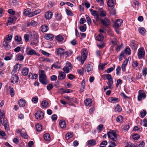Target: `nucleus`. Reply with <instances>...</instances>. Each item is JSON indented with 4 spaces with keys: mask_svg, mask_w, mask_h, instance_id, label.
<instances>
[{
    "mask_svg": "<svg viewBox=\"0 0 147 147\" xmlns=\"http://www.w3.org/2000/svg\"><path fill=\"white\" fill-rule=\"evenodd\" d=\"M118 98H117L111 97L109 99V102L112 103L117 102L118 101Z\"/></svg>",
    "mask_w": 147,
    "mask_h": 147,
    "instance_id": "27",
    "label": "nucleus"
},
{
    "mask_svg": "<svg viewBox=\"0 0 147 147\" xmlns=\"http://www.w3.org/2000/svg\"><path fill=\"white\" fill-rule=\"evenodd\" d=\"M2 45L6 50H9L10 49V46L8 44V42L6 40H4L2 42Z\"/></svg>",
    "mask_w": 147,
    "mask_h": 147,
    "instance_id": "17",
    "label": "nucleus"
},
{
    "mask_svg": "<svg viewBox=\"0 0 147 147\" xmlns=\"http://www.w3.org/2000/svg\"><path fill=\"white\" fill-rule=\"evenodd\" d=\"M12 38V36L10 34H8L6 36L5 39L4 40L6 41L11 40Z\"/></svg>",
    "mask_w": 147,
    "mask_h": 147,
    "instance_id": "55",
    "label": "nucleus"
},
{
    "mask_svg": "<svg viewBox=\"0 0 147 147\" xmlns=\"http://www.w3.org/2000/svg\"><path fill=\"white\" fill-rule=\"evenodd\" d=\"M48 102L46 100H43L41 103V105L43 108L48 107Z\"/></svg>",
    "mask_w": 147,
    "mask_h": 147,
    "instance_id": "45",
    "label": "nucleus"
},
{
    "mask_svg": "<svg viewBox=\"0 0 147 147\" xmlns=\"http://www.w3.org/2000/svg\"><path fill=\"white\" fill-rule=\"evenodd\" d=\"M108 137L111 139L113 141L117 142V135L114 130H111L107 133Z\"/></svg>",
    "mask_w": 147,
    "mask_h": 147,
    "instance_id": "3",
    "label": "nucleus"
},
{
    "mask_svg": "<svg viewBox=\"0 0 147 147\" xmlns=\"http://www.w3.org/2000/svg\"><path fill=\"white\" fill-rule=\"evenodd\" d=\"M99 11L100 12V16L104 17L106 16V13L105 11L102 10V8L100 9Z\"/></svg>",
    "mask_w": 147,
    "mask_h": 147,
    "instance_id": "41",
    "label": "nucleus"
},
{
    "mask_svg": "<svg viewBox=\"0 0 147 147\" xmlns=\"http://www.w3.org/2000/svg\"><path fill=\"white\" fill-rule=\"evenodd\" d=\"M146 95L144 91L142 90H139L138 92V100L139 101H141L142 99H144L146 98Z\"/></svg>",
    "mask_w": 147,
    "mask_h": 147,
    "instance_id": "5",
    "label": "nucleus"
},
{
    "mask_svg": "<svg viewBox=\"0 0 147 147\" xmlns=\"http://www.w3.org/2000/svg\"><path fill=\"white\" fill-rule=\"evenodd\" d=\"M56 39L58 42H61L63 40V38L62 36L59 35L56 36Z\"/></svg>",
    "mask_w": 147,
    "mask_h": 147,
    "instance_id": "48",
    "label": "nucleus"
},
{
    "mask_svg": "<svg viewBox=\"0 0 147 147\" xmlns=\"http://www.w3.org/2000/svg\"><path fill=\"white\" fill-rule=\"evenodd\" d=\"M59 125L62 128H64L66 127V123L64 120L62 119L60 121Z\"/></svg>",
    "mask_w": 147,
    "mask_h": 147,
    "instance_id": "28",
    "label": "nucleus"
},
{
    "mask_svg": "<svg viewBox=\"0 0 147 147\" xmlns=\"http://www.w3.org/2000/svg\"><path fill=\"white\" fill-rule=\"evenodd\" d=\"M55 19L58 21H60L62 19V15L60 13H57L55 15Z\"/></svg>",
    "mask_w": 147,
    "mask_h": 147,
    "instance_id": "36",
    "label": "nucleus"
},
{
    "mask_svg": "<svg viewBox=\"0 0 147 147\" xmlns=\"http://www.w3.org/2000/svg\"><path fill=\"white\" fill-rule=\"evenodd\" d=\"M103 128V125L102 124L99 125L97 127V129L98 130L99 132H100L102 129Z\"/></svg>",
    "mask_w": 147,
    "mask_h": 147,
    "instance_id": "63",
    "label": "nucleus"
},
{
    "mask_svg": "<svg viewBox=\"0 0 147 147\" xmlns=\"http://www.w3.org/2000/svg\"><path fill=\"white\" fill-rule=\"evenodd\" d=\"M29 69L27 67L23 68L22 72V74L24 76H26L28 74Z\"/></svg>",
    "mask_w": 147,
    "mask_h": 147,
    "instance_id": "26",
    "label": "nucleus"
},
{
    "mask_svg": "<svg viewBox=\"0 0 147 147\" xmlns=\"http://www.w3.org/2000/svg\"><path fill=\"white\" fill-rule=\"evenodd\" d=\"M87 53V52L86 50H83L81 53V56L78 57L76 58L77 60L81 62L82 64L84 63V61L86 59Z\"/></svg>",
    "mask_w": 147,
    "mask_h": 147,
    "instance_id": "4",
    "label": "nucleus"
},
{
    "mask_svg": "<svg viewBox=\"0 0 147 147\" xmlns=\"http://www.w3.org/2000/svg\"><path fill=\"white\" fill-rule=\"evenodd\" d=\"M104 39V37L103 35L101 34H99L95 37L96 40L100 42L103 41Z\"/></svg>",
    "mask_w": 147,
    "mask_h": 147,
    "instance_id": "23",
    "label": "nucleus"
},
{
    "mask_svg": "<svg viewBox=\"0 0 147 147\" xmlns=\"http://www.w3.org/2000/svg\"><path fill=\"white\" fill-rule=\"evenodd\" d=\"M64 52V49L59 48L56 49L55 53L57 55L59 56L60 57H63Z\"/></svg>",
    "mask_w": 147,
    "mask_h": 147,
    "instance_id": "12",
    "label": "nucleus"
},
{
    "mask_svg": "<svg viewBox=\"0 0 147 147\" xmlns=\"http://www.w3.org/2000/svg\"><path fill=\"white\" fill-rule=\"evenodd\" d=\"M123 22V20L121 19H117L115 22L114 24V27L119 28Z\"/></svg>",
    "mask_w": 147,
    "mask_h": 147,
    "instance_id": "14",
    "label": "nucleus"
},
{
    "mask_svg": "<svg viewBox=\"0 0 147 147\" xmlns=\"http://www.w3.org/2000/svg\"><path fill=\"white\" fill-rule=\"evenodd\" d=\"M39 81L42 84L45 85L49 83V81L44 70H39Z\"/></svg>",
    "mask_w": 147,
    "mask_h": 147,
    "instance_id": "1",
    "label": "nucleus"
},
{
    "mask_svg": "<svg viewBox=\"0 0 147 147\" xmlns=\"http://www.w3.org/2000/svg\"><path fill=\"white\" fill-rule=\"evenodd\" d=\"M143 75L144 77H145L147 74V69L146 68H143L142 71Z\"/></svg>",
    "mask_w": 147,
    "mask_h": 147,
    "instance_id": "60",
    "label": "nucleus"
},
{
    "mask_svg": "<svg viewBox=\"0 0 147 147\" xmlns=\"http://www.w3.org/2000/svg\"><path fill=\"white\" fill-rule=\"evenodd\" d=\"M138 30L139 32L142 34H144L146 32L145 29L143 27H139Z\"/></svg>",
    "mask_w": 147,
    "mask_h": 147,
    "instance_id": "39",
    "label": "nucleus"
},
{
    "mask_svg": "<svg viewBox=\"0 0 147 147\" xmlns=\"http://www.w3.org/2000/svg\"><path fill=\"white\" fill-rule=\"evenodd\" d=\"M10 80L11 82L15 84L18 82L19 77L16 74L12 76Z\"/></svg>",
    "mask_w": 147,
    "mask_h": 147,
    "instance_id": "15",
    "label": "nucleus"
},
{
    "mask_svg": "<svg viewBox=\"0 0 147 147\" xmlns=\"http://www.w3.org/2000/svg\"><path fill=\"white\" fill-rule=\"evenodd\" d=\"M72 68L71 63L68 61H67L66 63L65 66L63 68V70L65 73H68Z\"/></svg>",
    "mask_w": 147,
    "mask_h": 147,
    "instance_id": "6",
    "label": "nucleus"
},
{
    "mask_svg": "<svg viewBox=\"0 0 147 147\" xmlns=\"http://www.w3.org/2000/svg\"><path fill=\"white\" fill-rule=\"evenodd\" d=\"M26 52L28 55H36L38 56L40 55V54L37 53L35 50L32 49L30 47H27Z\"/></svg>",
    "mask_w": 147,
    "mask_h": 147,
    "instance_id": "7",
    "label": "nucleus"
},
{
    "mask_svg": "<svg viewBox=\"0 0 147 147\" xmlns=\"http://www.w3.org/2000/svg\"><path fill=\"white\" fill-rule=\"evenodd\" d=\"M113 80L108 81L107 83L108 86H109V89H111L112 88V85L113 84Z\"/></svg>",
    "mask_w": 147,
    "mask_h": 147,
    "instance_id": "50",
    "label": "nucleus"
},
{
    "mask_svg": "<svg viewBox=\"0 0 147 147\" xmlns=\"http://www.w3.org/2000/svg\"><path fill=\"white\" fill-rule=\"evenodd\" d=\"M140 136L138 134H134L133 136V138L135 140H137L140 138Z\"/></svg>",
    "mask_w": 147,
    "mask_h": 147,
    "instance_id": "62",
    "label": "nucleus"
},
{
    "mask_svg": "<svg viewBox=\"0 0 147 147\" xmlns=\"http://www.w3.org/2000/svg\"><path fill=\"white\" fill-rule=\"evenodd\" d=\"M102 24L105 26H108L110 24V21L107 18H105L101 20Z\"/></svg>",
    "mask_w": 147,
    "mask_h": 147,
    "instance_id": "10",
    "label": "nucleus"
},
{
    "mask_svg": "<svg viewBox=\"0 0 147 147\" xmlns=\"http://www.w3.org/2000/svg\"><path fill=\"white\" fill-rule=\"evenodd\" d=\"M86 18L88 24L89 25H90L91 22V20L90 18L87 15H86Z\"/></svg>",
    "mask_w": 147,
    "mask_h": 147,
    "instance_id": "57",
    "label": "nucleus"
},
{
    "mask_svg": "<svg viewBox=\"0 0 147 147\" xmlns=\"http://www.w3.org/2000/svg\"><path fill=\"white\" fill-rule=\"evenodd\" d=\"M35 127L37 131H40L42 130V126L39 124H37L36 125Z\"/></svg>",
    "mask_w": 147,
    "mask_h": 147,
    "instance_id": "44",
    "label": "nucleus"
},
{
    "mask_svg": "<svg viewBox=\"0 0 147 147\" xmlns=\"http://www.w3.org/2000/svg\"><path fill=\"white\" fill-rule=\"evenodd\" d=\"M121 110V108L119 104H117L115 107V111L116 112H120Z\"/></svg>",
    "mask_w": 147,
    "mask_h": 147,
    "instance_id": "43",
    "label": "nucleus"
},
{
    "mask_svg": "<svg viewBox=\"0 0 147 147\" xmlns=\"http://www.w3.org/2000/svg\"><path fill=\"white\" fill-rule=\"evenodd\" d=\"M51 80V81H55L57 79V77L55 75H53L50 77Z\"/></svg>",
    "mask_w": 147,
    "mask_h": 147,
    "instance_id": "64",
    "label": "nucleus"
},
{
    "mask_svg": "<svg viewBox=\"0 0 147 147\" xmlns=\"http://www.w3.org/2000/svg\"><path fill=\"white\" fill-rule=\"evenodd\" d=\"M128 61V59H125L122 65L121 68L123 71H126L125 67L127 65Z\"/></svg>",
    "mask_w": 147,
    "mask_h": 147,
    "instance_id": "21",
    "label": "nucleus"
},
{
    "mask_svg": "<svg viewBox=\"0 0 147 147\" xmlns=\"http://www.w3.org/2000/svg\"><path fill=\"white\" fill-rule=\"evenodd\" d=\"M16 57L18 60L20 61H22L23 60L24 58V56L22 55V54L19 53L16 56Z\"/></svg>",
    "mask_w": 147,
    "mask_h": 147,
    "instance_id": "34",
    "label": "nucleus"
},
{
    "mask_svg": "<svg viewBox=\"0 0 147 147\" xmlns=\"http://www.w3.org/2000/svg\"><path fill=\"white\" fill-rule=\"evenodd\" d=\"M31 11V10L30 9H25L23 12V14L24 16H29L30 13Z\"/></svg>",
    "mask_w": 147,
    "mask_h": 147,
    "instance_id": "37",
    "label": "nucleus"
},
{
    "mask_svg": "<svg viewBox=\"0 0 147 147\" xmlns=\"http://www.w3.org/2000/svg\"><path fill=\"white\" fill-rule=\"evenodd\" d=\"M17 132L18 134H19L20 136L23 138L25 139L28 138V136L27 134L26 130L24 129L17 130Z\"/></svg>",
    "mask_w": 147,
    "mask_h": 147,
    "instance_id": "8",
    "label": "nucleus"
},
{
    "mask_svg": "<svg viewBox=\"0 0 147 147\" xmlns=\"http://www.w3.org/2000/svg\"><path fill=\"white\" fill-rule=\"evenodd\" d=\"M86 70L89 73V72L92 71L93 69V67L90 64H88L86 67Z\"/></svg>",
    "mask_w": 147,
    "mask_h": 147,
    "instance_id": "42",
    "label": "nucleus"
},
{
    "mask_svg": "<svg viewBox=\"0 0 147 147\" xmlns=\"http://www.w3.org/2000/svg\"><path fill=\"white\" fill-rule=\"evenodd\" d=\"M137 53L139 59L143 58L145 56V51L144 48L143 47L139 48L138 50Z\"/></svg>",
    "mask_w": 147,
    "mask_h": 147,
    "instance_id": "9",
    "label": "nucleus"
},
{
    "mask_svg": "<svg viewBox=\"0 0 147 147\" xmlns=\"http://www.w3.org/2000/svg\"><path fill=\"white\" fill-rule=\"evenodd\" d=\"M49 30V27L47 25L44 24L42 25L41 27V30L43 32H45L48 31Z\"/></svg>",
    "mask_w": 147,
    "mask_h": 147,
    "instance_id": "25",
    "label": "nucleus"
},
{
    "mask_svg": "<svg viewBox=\"0 0 147 147\" xmlns=\"http://www.w3.org/2000/svg\"><path fill=\"white\" fill-rule=\"evenodd\" d=\"M54 67L56 69H60V67L58 66V63L57 62H55L53 64L51 67V69H53V67Z\"/></svg>",
    "mask_w": 147,
    "mask_h": 147,
    "instance_id": "54",
    "label": "nucleus"
},
{
    "mask_svg": "<svg viewBox=\"0 0 147 147\" xmlns=\"http://www.w3.org/2000/svg\"><path fill=\"white\" fill-rule=\"evenodd\" d=\"M72 53V51L71 50L66 51L65 52H64L63 54V57H67L69 56V55H71Z\"/></svg>",
    "mask_w": 147,
    "mask_h": 147,
    "instance_id": "33",
    "label": "nucleus"
},
{
    "mask_svg": "<svg viewBox=\"0 0 147 147\" xmlns=\"http://www.w3.org/2000/svg\"><path fill=\"white\" fill-rule=\"evenodd\" d=\"M113 67H111L110 68H109L107 71V73L109 74L112 72V71L114 69L115 67V65H113Z\"/></svg>",
    "mask_w": 147,
    "mask_h": 147,
    "instance_id": "56",
    "label": "nucleus"
},
{
    "mask_svg": "<svg viewBox=\"0 0 147 147\" xmlns=\"http://www.w3.org/2000/svg\"><path fill=\"white\" fill-rule=\"evenodd\" d=\"M116 120L117 122L121 123L123 121V117L121 115H119L117 117Z\"/></svg>",
    "mask_w": 147,
    "mask_h": 147,
    "instance_id": "49",
    "label": "nucleus"
},
{
    "mask_svg": "<svg viewBox=\"0 0 147 147\" xmlns=\"http://www.w3.org/2000/svg\"><path fill=\"white\" fill-rule=\"evenodd\" d=\"M35 116L36 119H41L43 118L44 114L42 111H39L35 113Z\"/></svg>",
    "mask_w": 147,
    "mask_h": 147,
    "instance_id": "11",
    "label": "nucleus"
},
{
    "mask_svg": "<svg viewBox=\"0 0 147 147\" xmlns=\"http://www.w3.org/2000/svg\"><path fill=\"white\" fill-rule=\"evenodd\" d=\"M88 143L89 146H94L96 144V141L94 140H90L88 141Z\"/></svg>",
    "mask_w": 147,
    "mask_h": 147,
    "instance_id": "31",
    "label": "nucleus"
},
{
    "mask_svg": "<svg viewBox=\"0 0 147 147\" xmlns=\"http://www.w3.org/2000/svg\"><path fill=\"white\" fill-rule=\"evenodd\" d=\"M118 41L117 39L115 38L111 39L109 42V44L117 45Z\"/></svg>",
    "mask_w": 147,
    "mask_h": 147,
    "instance_id": "24",
    "label": "nucleus"
},
{
    "mask_svg": "<svg viewBox=\"0 0 147 147\" xmlns=\"http://www.w3.org/2000/svg\"><path fill=\"white\" fill-rule=\"evenodd\" d=\"M79 29L80 31L82 32H84L86 30V25L84 24L83 26H80Z\"/></svg>",
    "mask_w": 147,
    "mask_h": 147,
    "instance_id": "47",
    "label": "nucleus"
},
{
    "mask_svg": "<svg viewBox=\"0 0 147 147\" xmlns=\"http://www.w3.org/2000/svg\"><path fill=\"white\" fill-rule=\"evenodd\" d=\"M38 24V23L37 22L34 21V20H32L28 22L26 24V25L27 26H32L33 27H35Z\"/></svg>",
    "mask_w": 147,
    "mask_h": 147,
    "instance_id": "19",
    "label": "nucleus"
},
{
    "mask_svg": "<svg viewBox=\"0 0 147 147\" xmlns=\"http://www.w3.org/2000/svg\"><path fill=\"white\" fill-rule=\"evenodd\" d=\"M44 138L45 140L48 141L50 140L51 139L50 135L48 133L45 134L44 135Z\"/></svg>",
    "mask_w": 147,
    "mask_h": 147,
    "instance_id": "40",
    "label": "nucleus"
},
{
    "mask_svg": "<svg viewBox=\"0 0 147 147\" xmlns=\"http://www.w3.org/2000/svg\"><path fill=\"white\" fill-rule=\"evenodd\" d=\"M102 77L104 80H105V78H106L108 81L113 80L111 75L109 74L103 75Z\"/></svg>",
    "mask_w": 147,
    "mask_h": 147,
    "instance_id": "30",
    "label": "nucleus"
},
{
    "mask_svg": "<svg viewBox=\"0 0 147 147\" xmlns=\"http://www.w3.org/2000/svg\"><path fill=\"white\" fill-rule=\"evenodd\" d=\"M81 85L82 88H81V92H83L84 91L85 87V80L84 79L82 80L81 83Z\"/></svg>",
    "mask_w": 147,
    "mask_h": 147,
    "instance_id": "46",
    "label": "nucleus"
},
{
    "mask_svg": "<svg viewBox=\"0 0 147 147\" xmlns=\"http://www.w3.org/2000/svg\"><path fill=\"white\" fill-rule=\"evenodd\" d=\"M53 15V13L51 11H48L45 13V17L47 20H50L51 19Z\"/></svg>",
    "mask_w": 147,
    "mask_h": 147,
    "instance_id": "20",
    "label": "nucleus"
},
{
    "mask_svg": "<svg viewBox=\"0 0 147 147\" xmlns=\"http://www.w3.org/2000/svg\"><path fill=\"white\" fill-rule=\"evenodd\" d=\"M3 119V123L2 122V124L5 127V130L8 131L9 128L8 121L5 118H4Z\"/></svg>",
    "mask_w": 147,
    "mask_h": 147,
    "instance_id": "13",
    "label": "nucleus"
},
{
    "mask_svg": "<svg viewBox=\"0 0 147 147\" xmlns=\"http://www.w3.org/2000/svg\"><path fill=\"white\" fill-rule=\"evenodd\" d=\"M131 47L134 50H136L138 47V45L135 42H132L131 44Z\"/></svg>",
    "mask_w": 147,
    "mask_h": 147,
    "instance_id": "35",
    "label": "nucleus"
},
{
    "mask_svg": "<svg viewBox=\"0 0 147 147\" xmlns=\"http://www.w3.org/2000/svg\"><path fill=\"white\" fill-rule=\"evenodd\" d=\"M109 143L110 145L108 147H115L117 146V143L109 141Z\"/></svg>",
    "mask_w": 147,
    "mask_h": 147,
    "instance_id": "52",
    "label": "nucleus"
},
{
    "mask_svg": "<svg viewBox=\"0 0 147 147\" xmlns=\"http://www.w3.org/2000/svg\"><path fill=\"white\" fill-rule=\"evenodd\" d=\"M92 100L91 99L89 98H86L84 101L85 105L86 106H90L92 102Z\"/></svg>",
    "mask_w": 147,
    "mask_h": 147,
    "instance_id": "22",
    "label": "nucleus"
},
{
    "mask_svg": "<svg viewBox=\"0 0 147 147\" xmlns=\"http://www.w3.org/2000/svg\"><path fill=\"white\" fill-rule=\"evenodd\" d=\"M18 104L20 107H23L25 105L26 101L24 100L20 99L18 101Z\"/></svg>",
    "mask_w": 147,
    "mask_h": 147,
    "instance_id": "29",
    "label": "nucleus"
},
{
    "mask_svg": "<svg viewBox=\"0 0 147 147\" xmlns=\"http://www.w3.org/2000/svg\"><path fill=\"white\" fill-rule=\"evenodd\" d=\"M109 13L111 15H114L116 14V11L115 8H113L111 10H109Z\"/></svg>",
    "mask_w": 147,
    "mask_h": 147,
    "instance_id": "51",
    "label": "nucleus"
},
{
    "mask_svg": "<svg viewBox=\"0 0 147 147\" xmlns=\"http://www.w3.org/2000/svg\"><path fill=\"white\" fill-rule=\"evenodd\" d=\"M15 40L16 41L18 42H20L22 40V38L21 36L18 35L16 36L15 37Z\"/></svg>",
    "mask_w": 147,
    "mask_h": 147,
    "instance_id": "61",
    "label": "nucleus"
},
{
    "mask_svg": "<svg viewBox=\"0 0 147 147\" xmlns=\"http://www.w3.org/2000/svg\"><path fill=\"white\" fill-rule=\"evenodd\" d=\"M114 0H108L107 4L110 7H113L115 5Z\"/></svg>",
    "mask_w": 147,
    "mask_h": 147,
    "instance_id": "32",
    "label": "nucleus"
},
{
    "mask_svg": "<svg viewBox=\"0 0 147 147\" xmlns=\"http://www.w3.org/2000/svg\"><path fill=\"white\" fill-rule=\"evenodd\" d=\"M58 78L59 80L64 79L66 77L65 73L62 71H59Z\"/></svg>",
    "mask_w": 147,
    "mask_h": 147,
    "instance_id": "16",
    "label": "nucleus"
},
{
    "mask_svg": "<svg viewBox=\"0 0 147 147\" xmlns=\"http://www.w3.org/2000/svg\"><path fill=\"white\" fill-rule=\"evenodd\" d=\"M10 88L9 92L10 94V95L11 97H13L14 95V90L13 88Z\"/></svg>",
    "mask_w": 147,
    "mask_h": 147,
    "instance_id": "58",
    "label": "nucleus"
},
{
    "mask_svg": "<svg viewBox=\"0 0 147 147\" xmlns=\"http://www.w3.org/2000/svg\"><path fill=\"white\" fill-rule=\"evenodd\" d=\"M107 34L110 36V37H113L114 36L113 32V31L111 30H107Z\"/></svg>",
    "mask_w": 147,
    "mask_h": 147,
    "instance_id": "53",
    "label": "nucleus"
},
{
    "mask_svg": "<svg viewBox=\"0 0 147 147\" xmlns=\"http://www.w3.org/2000/svg\"><path fill=\"white\" fill-rule=\"evenodd\" d=\"M121 68L119 66H118L116 69V74L117 75H119L121 73Z\"/></svg>",
    "mask_w": 147,
    "mask_h": 147,
    "instance_id": "59",
    "label": "nucleus"
},
{
    "mask_svg": "<svg viewBox=\"0 0 147 147\" xmlns=\"http://www.w3.org/2000/svg\"><path fill=\"white\" fill-rule=\"evenodd\" d=\"M30 40H31L30 44L32 45H37L38 38L37 33L34 31H31L30 32Z\"/></svg>",
    "mask_w": 147,
    "mask_h": 147,
    "instance_id": "2",
    "label": "nucleus"
},
{
    "mask_svg": "<svg viewBox=\"0 0 147 147\" xmlns=\"http://www.w3.org/2000/svg\"><path fill=\"white\" fill-rule=\"evenodd\" d=\"M45 38L47 40L50 41H52L54 39V35L51 34H47L45 35Z\"/></svg>",
    "mask_w": 147,
    "mask_h": 147,
    "instance_id": "18",
    "label": "nucleus"
},
{
    "mask_svg": "<svg viewBox=\"0 0 147 147\" xmlns=\"http://www.w3.org/2000/svg\"><path fill=\"white\" fill-rule=\"evenodd\" d=\"M97 46L100 49H102L105 46V44L103 41L100 42V43L97 42Z\"/></svg>",
    "mask_w": 147,
    "mask_h": 147,
    "instance_id": "38",
    "label": "nucleus"
}]
</instances>
